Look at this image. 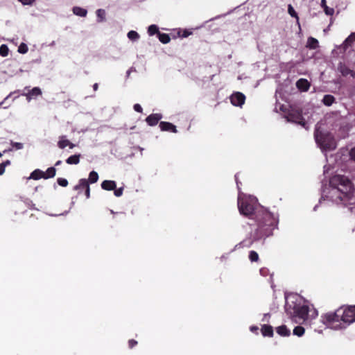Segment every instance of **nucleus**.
Segmentation results:
<instances>
[{"label": "nucleus", "instance_id": "nucleus-1", "mask_svg": "<svg viewBox=\"0 0 355 355\" xmlns=\"http://www.w3.org/2000/svg\"><path fill=\"white\" fill-rule=\"evenodd\" d=\"M238 208L241 214L254 219L256 222V228L252 231L249 237L239 244L243 247L250 248L254 243L264 240L272 235L273 230L277 228L278 215L261 206L256 197L239 192Z\"/></svg>", "mask_w": 355, "mask_h": 355}, {"label": "nucleus", "instance_id": "nucleus-2", "mask_svg": "<svg viewBox=\"0 0 355 355\" xmlns=\"http://www.w3.org/2000/svg\"><path fill=\"white\" fill-rule=\"evenodd\" d=\"M353 191L352 183L347 177L334 175L330 179L329 186L322 189L320 203L331 202L345 205H352L355 203Z\"/></svg>", "mask_w": 355, "mask_h": 355}, {"label": "nucleus", "instance_id": "nucleus-3", "mask_svg": "<svg viewBox=\"0 0 355 355\" xmlns=\"http://www.w3.org/2000/svg\"><path fill=\"white\" fill-rule=\"evenodd\" d=\"M285 311L292 322L297 324L310 323L318 315L313 304L300 295L286 297Z\"/></svg>", "mask_w": 355, "mask_h": 355}, {"label": "nucleus", "instance_id": "nucleus-4", "mask_svg": "<svg viewBox=\"0 0 355 355\" xmlns=\"http://www.w3.org/2000/svg\"><path fill=\"white\" fill-rule=\"evenodd\" d=\"M321 322L331 329L338 330L355 322V305L340 307L335 312H329L321 316Z\"/></svg>", "mask_w": 355, "mask_h": 355}, {"label": "nucleus", "instance_id": "nucleus-5", "mask_svg": "<svg viewBox=\"0 0 355 355\" xmlns=\"http://www.w3.org/2000/svg\"><path fill=\"white\" fill-rule=\"evenodd\" d=\"M314 137L317 145L323 153L333 150L336 148V141L333 135L327 131L320 130L318 125Z\"/></svg>", "mask_w": 355, "mask_h": 355}, {"label": "nucleus", "instance_id": "nucleus-6", "mask_svg": "<svg viewBox=\"0 0 355 355\" xmlns=\"http://www.w3.org/2000/svg\"><path fill=\"white\" fill-rule=\"evenodd\" d=\"M275 110L276 112L279 110L285 113V118L288 121L300 124L306 129L308 128L305 119L298 110L291 107V110H288V113H286V111L287 108L284 105H281L279 103H276Z\"/></svg>", "mask_w": 355, "mask_h": 355}, {"label": "nucleus", "instance_id": "nucleus-7", "mask_svg": "<svg viewBox=\"0 0 355 355\" xmlns=\"http://www.w3.org/2000/svg\"><path fill=\"white\" fill-rule=\"evenodd\" d=\"M245 100V95L241 92H234L230 96V101L234 106L241 107Z\"/></svg>", "mask_w": 355, "mask_h": 355}, {"label": "nucleus", "instance_id": "nucleus-8", "mask_svg": "<svg viewBox=\"0 0 355 355\" xmlns=\"http://www.w3.org/2000/svg\"><path fill=\"white\" fill-rule=\"evenodd\" d=\"M22 95L25 96L26 97V100L30 102L33 98L42 95V90L40 87H35L29 90L28 92L23 94Z\"/></svg>", "mask_w": 355, "mask_h": 355}, {"label": "nucleus", "instance_id": "nucleus-9", "mask_svg": "<svg viewBox=\"0 0 355 355\" xmlns=\"http://www.w3.org/2000/svg\"><path fill=\"white\" fill-rule=\"evenodd\" d=\"M162 118V115L161 114H158V113H156V114H150L146 119V123L150 125V126H153V125H155L156 124H157V123L159 122V121Z\"/></svg>", "mask_w": 355, "mask_h": 355}, {"label": "nucleus", "instance_id": "nucleus-10", "mask_svg": "<svg viewBox=\"0 0 355 355\" xmlns=\"http://www.w3.org/2000/svg\"><path fill=\"white\" fill-rule=\"evenodd\" d=\"M355 42V32L352 33L349 35L343 43L340 46V48H342L343 51H346L349 46H351L352 43Z\"/></svg>", "mask_w": 355, "mask_h": 355}, {"label": "nucleus", "instance_id": "nucleus-11", "mask_svg": "<svg viewBox=\"0 0 355 355\" xmlns=\"http://www.w3.org/2000/svg\"><path fill=\"white\" fill-rule=\"evenodd\" d=\"M296 86L300 90L306 92L309 89L310 83L306 79L300 78L297 81Z\"/></svg>", "mask_w": 355, "mask_h": 355}, {"label": "nucleus", "instance_id": "nucleus-12", "mask_svg": "<svg viewBox=\"0 0 355 355\" xmlns=\"http://www.w3.org/2000/svg\"><path fill=\"white\" fill-rule=\"evenodd\" d=\"M159 128L162 131H171L177 132L176 127L169 122L162 121L159 123Z\"/></svg>", "mask_w": 355, "mask_h": 355}, {"label": "nucleus", "instance_id": "nucleus-13", "mask_svg": "<svg viewBox=\"0 0 355 355\" xmlns=\"http://www.w3.org/2000/svg\"><path fill=\"white\" fill-rule=\"evenodd\" d=\"M116 184L113 180H104L101 183V187L104 190L112 191L116 189Z\"/></svg>", "mask_w": 355, "mask_h": 355}, {"label": "nucleus", "instance_id": "nucleus-14", "mask_svg": "<svg viewBox=\"0 0 355 355\" xmlns=\"http://www.w3.org/2000/svg\"><path fill=\"white\" fill-rule=\"evenodd\" d=\"M261 331L263 336L272 337L273 336V329L270 325L263 324L261 327Z\"/></svg>", "mask_w": 355, "mask_h": 355}, {"label": "nucleus", "instance_id": "nucleus-15", "mask_svg": "<svg viewBox=\"0 0 355 355\" xmlns=\"http://www.w3.org/2000/svg\"><path fill=\"white\" fill-rule=\"evenodd\" d=\"M276 331L281 336H288L291 335V331L286 325H281L277 327Z\"/></svg>", "mask_w": 355, "mask_h": 355}, {"label": "nucleus", "instance_id": "nucleus-16", "mask_svg": "<svg viewBox=\"0 0 355 355\" xmlns=\"http://www.w3.org/2000/svg\"><path fill=\"white\" fill-rule=\"evenodd\" d=\"M41 178L44 179V171L40 169H35L31 173L28 179L40 180Z\"/></svg>", "mask_w": 355, "mask_h": 355}, {"label": "nucleus", "instance_id": "nucleus-17", "mask_svg": "<svg viewBox=\"0 0 355 355\" xmlns=\"http://www.w3.org/2000/svg\"><path fill=\"white\" fill-rule=\"evenodd\" d=\"M73 12L74 15L80 17H85L87 14L86 9L78 6H75L73 8Z\"/></svg>", "mask_w": 355, "mask_h": 355}, {"label": "nucleus", "instance_id": "nucleus-18", "mask_svg": "<svg viewBox=\"0 0 355 355\" xmlns=\"http://www.w3.org/2000/svg\"><path fill=\"white\" fill-rule=\"evenodd\" d=\"M69 144H70V141L67 139L66 136L62 135L59 137V141L58 142V146L60 149H64Z\"/></svg>", "mask_w": 355, "mask_h": 355}, {"label": "nucleus", "instance_id": "nucleus-19", "mask_svg": "<svg viewBox=\"0 0 355 355\" xmlns=\"http://www.w3.org/2000/svg\"><path fill=\"white\" fill-rule=\"evenodd\" d=\"M338 71L342 73L343 76H354L352 71L346 65L341 63L338 66Z\"/></svg>", "mask_w": 355, "mask_h": 355}, {"label": "nucleus", "instance_id": "nucleus-20", "mask_svg": "<svg viewBox=\"0 0 355 355\" xmlns=\"http://www.w3.org/2000/svg\"><path fill=\"white\" fill-rule=\"evenodd\" d=\"M318 46V41L316 39H315L312 37H310L308 38L307 43H306V47H308L311 49H315Z\"/></svg>", "mask_w": 355, "mask_h": 355}, {"label": "nucleus", "instance_id": "nucleus-21", "mask_svg": "<svg viewBox=\"0 0 355 355\" xmlns=\"http://www.w3.org/2000/svg\"><path fill=\"white\" fill-rule=\"evenodd\" d=\"M80 154L71 155L66 159V162L68 164H78L80 162Z\"/></svg>", "mask_w": 355, "mask_h": 355}, {"label": "nucleus", "instance_id": "nucleus-22", "mask_svg": "<svg viewBox=\"0 0 355 355\" xmlns=\"http://www.w3.org/2000/svg\"><path fill=\"white\" fill-rule=\"evenodd\" d=\"M56 174V169L54 167H49L46 172H44V179L52 178Z\"/></svg>", "mask_w": 355, "mask_h": 355}, {"label": "nucleus", "instance_id": "nucleus-23", "mask_svg": "<svg viewBox=\"0 0 355 355\" xmlns=\"http://www.w3.org/2000/svg\"><path fill=\"white\" fill-rule=\"evenodd\" d=\"M89 186L87 180L82 178L79 180L78 184L74 187V190H79L80 189H85Z\"/></svg>", "mask_w": 355, "mask_h": 355}, {"label": "nucleus", "instance_id": "nucleus-24", "mask_svg": "<svg viewBox=\"0 0 355 355\" xmlns=\"http://www.w3.org/2000/svg\"><path fill=\"white\" fill-rule=\"evenodd\" d=\"M335 101V98L332 95L327 94L322 99L323 103L327 106H330Z\"/></svg>", "mask_w": 355, "mask_h": 355}, {"label": "nucleus", "instance_id": "nucleus-25", "mask_svg": "<svg viewBox=\"0 0 355 355\" xmlns=\"http://www.w3.org/2000/svg\"><path fill=\"white\" fill-rule=\"evenodd\" d=\"M160 32L159 31V28L155 24H152L148 28V34L150 36L154 35L155 34L159 35Z\"/></svg>", "mask_w": 355, "mask_h": 355}, {"label": "nucleus", "instance_id": "nucleus-26", "mask_svg": "<svg viewBox=\"0 0 355 355\" xmlns=\"http://www.w3.org/2000/svg\"><path fill=\"white\" fill-rule=\"evenodd\" d=\"M157 37L159 40L163 44H168L171 41L170 36L166 33H159Z\"/></svg>", "mask_w": 355, "mask_h": 355}, {"label": "nucleus", "instance_id": "nucleus-27", "mask_svg": "<svg viewBox=\"0 0 355 355\" xmlns=\"http://www.w3.org/2000/svg\"><path fill=\"white\" fill-rule=\"evenodd\" d=\"M97 21L103 22L105 20V11L103 9L96 10Z\"/></svg>", "mask_w": 355, "mask_h": 355}, {"label": "nucleus", "instance_id": "nucleus-28", "mask_svg": "<svg viewBox=\"0 0 355 355\" xmlns=\"http://www.w3.org/2000/svg\"><path fill=\"white\" fill-rule=\"evenodd\" d=\"M127 37L132 42L137 41L140 37L139 33L135 31H129L127 34Z\"/></svg>", "mask_w": 355, "mask_h": 355}, {"label": "nucleus", "instance_id": "nucleus-29", "mask_svg": "<svg viewBox=\"0 0 355 355\" xmlns=\"http://www.w3.org/2000/svg\"><path fill=\"white\" fill-rule=\"evenodd\" d=\"M98 180V173L93 171L92 172L89 173V179H88V184L89 183H91V184H94V183H96Z\"/></svg>", "mask_w": 355, "mask_h": 355}, {"label": "nucleus", "instance_id": "nucleus-30", "mask_svg": "<svg viewBox=\"0 0 355 355\" xmlns=\"http://www.w3.org/2000/svg\"><path fill=\"white\" fill-rule=\"evenodd\" d=\"M304 331H305V330H304V327H302V326H297L294 328V329L293 331V334L295 336L301 337L304 335Z\"/></svg>", "mask_w": 355, "mask_h": 355}, {"label": "nucleus", "instance_id": "nucleus-31", "mask_svg": "<svg viewBox=\"0 0 355 355\" xmlns=\"http://www.w3.org/2000/svg\"><path fill=\"white\" fill-rule=\"evenodd\" d=\"M288 12L289 15L291 17H295L297 19V23H299V17L297 16V14L291 5H288Z\"/></svg>", "mask_w": 355, "mask_h": 355}, {"label": "nucleus", "instance_id": "nucleus-32", "mask_svg": "<svg viewBox=\"0 0 355 355\" xmlns=\"http://www.w3.org/2000/svg\"><path fill=\"white\" fill-rule=\"evenodd\" d=\"M8 54V48L6 45L2 44L0 46V55L3 57L7 56Z\"/></svg>", "mask_w": 355, "mask_h": 355}, {"label": "nucleus", "instance_id": "nucleus-33", "mask_svg": "<svg viewBox=\"0 0 355 355\" xmlns=\"http://www.w3.org/2000/svg\"><path fill=\"white\" fill-rule=\"evenodd\" d=\"M249 259L251 261H257L259 259V255L255 251H250L249 254Z\"/></svg>", "mask_w": 355, "mask_h": 355}, {"label": "nucleus", "instance_id": "nucleus-34", "mask_svg": "<svg viewBox=\"0 0 355 355\" xmlns=\"http://www.w3.org/2000/svg\"><path fill=\"white\" fill-rule=\"evenodd\" d=\"M58 184L61 187H67L68 185V181L67 179L59 178L57 180Z\"/></svg>", "mask_w": 355, "mask_h": 355}, {"label": "nucleus", "instance_id": "nucleus-35", "mask_svg": "<svg viewBox=\"0 0 355 355\" xmlns=\"http://www.w3.org/2000/svg\"><path fill=\"white\" fill-rule=\"evenodd\" d=\"M324 11L327 15H333L334 13V8H329L327 6H325L324 8Z\"/></svg>", "mask_w": 355, "mask_h": 355}, {"label": "nucleus", "instance_id": "nucleus-36", "mask_svg": "<svg viewBox=\"0 0 355 355\" xmlns=\"http://www.w3.org/2000/svg\"><path fill=\"white\" fill-rule=\"evenodd\" d=\"M11 145L13 148H15L17 150L22 149L24 147V145L22 143L20 142H11Z\"/></svg>", "mask_w": 355, "mask_h": 355}, {"label": "nucleus", "instance_id": "nucleus-37", "mask_svg": "<svg viewBox=\"0 0 355 355\" xmlns=\"http://www.w3.org/2000/svg\"><path fill=\"white\" fill-rule=\"evenodd\" d=\"M28 51V47L26 44H21L19 47V49H18V51L21 53H26Z\"/></svg>", "mask_w": 355, "mask_h": 355}, {"label": "nucleus", "instance_id": "nucleus-38", "mask_svg": "<svg viewBox=\"0 0 355 355\" xmlns=\"http://www.w3.org/2000/svg\"><path fill=\"white\" fill-rule=\"evenodd\" d=\"M19 2H21L23 5H28L31 6L32 5L35 0H18Z\"/></svg>", "mask_w": 355, "mask_h": 355}, {"label": "nucleus", "instance_id": "nucleus-39", "mask_svg": "<svg viewBox=\"0 0 355 355\" xmlns=\"http://www.w3.org/2000/svg\"><path fill=\"white\" fill-rule=\"evenodd\" d=\"M259 272L261 275L266 277L269 274V270L266 268H263L260 269Z\"/></svg>", "mask_w": 355, "mask_h": 355}, {"label": "nucleus", "instance_id": "nucleus-40", "mask_svg": "<svg viewBox=\"0 0 355 355\" xmlns=\"http://www.w3.org/2000/svg\"><path fill=\"white\" fill-rule=\"evenodd\" d=\"M123 188H119V189H114V195L116 197H120L121 196H122L123 194Z\"/></svg>", "mask_w": 355, "mask_h": 355}, {"label": "nucleus", "instance_id": "nucleus-41", "mask_svg": "<svg viewBox=\"0 0 355 355\" xmlns=\"http://www.w3.org/2000/svg\"><path fill=\"white\" fill-rule=\"evenodd\" d=\"M134 110L137 112H142V107L139 104H135L134 105Z\"/></svg>", "mask_w": 355, "mask_h": 355}, {"label": "nucleus", "instance_id": "nucleus-42", "mask_svg": "<svg viewBox=\"0 0 355 355\" xmlns=\"http://www.w3.org/2000/svg\"><path fill=\"white\" fill-rule=\"evenodd\" d=\"M270 315L269 313H265L263 316V318H262V321L263 322H268L269 320V318H270Z\"/></svg>", "mask_w": 355, "mask_h": 355}, {"label": "nucleus", "instance_id": "nucleus-43", "mask_svg": "<svg viewBox=\"0 0 355 355\" xmlns=\"http://www.w3.org/2000/svg\"><path fill=\"white\" fill-rule=\"evenodd\" d=\"M137 342L135 340H129V347L130 348H132L134 346H135L137 345Z\"/></svg>", "mask_w": 355, "mask_h": 355}, {"label": "nucleus", "instance_id": "nucleus-44", "mask_svg": "<svg viewBox=\"0 0 355 355\" xmlns=\"http://www.w3.org/2000/svg\"><path fill=\"white\" fill-rule=\"evenodd\" d=\"M349 155L351 158L355 161V147L350 150Z\"/></svg>", "mask_w": 355, "mask_h": 355}, {"label": "nucleus", "instance_id": "nucleus-45", "mask_svg": "<svg viewBox=\"0 0 355 355\" xmlns=\"http://www.w3.org/2000/svg\"><path fill=\"white\" fill-rule=\"evenodd\" d=\"M85 196H86L87 198H89L90 197L89 186H88L87 188H85Z\"/></svg>", "mask_w": 355, "mask_h": 355}, {"label": "nucleus", "instance_id": "nucleus-46", "mask_svg": "<svg viewBox=\"0 0 355 355\" xmlns=\"http://www.w3.org/2000/svg\"><path fill=\"white\" fill-rule=\"evenodd\" d=\"M250 329L252 332L257 334L259 330V328L257 326H251Z\"/></svg>", "mask_w": 355, "mask_h": 355}, {"label": "nucleus", "instance_id": "nucleus-47", "mask_svg": "<svg viewBox=\"0 0 355 355\" xmlns=\"http://www.w3.org/2000/svg\"><path fill=\"white\" fill-rule=\"evenodd\" d=\"M10 164V160H6L1 164V165L3 166V167L6 168V167Z\"/></svg>", "mask_w": 355, "mask_h": 355}, {"label": "nucleus", "instance_id": "nucleus-48", "mask_svg": "<svg viewBox=\"0 0 355 355\" xmlns=\"http://www.w3.org/2000/svg\"><path fill=\"white\" fill-rule=\"evenodd\" d=\"M191 34V32H189L188 31H184L182 37H187Z\"/></svg>", "mask_w": 355, "mask_h": 355}, {"label": "nucleus", "instance_id": "nucleus-49", "mask_svg": "<svg viewBox=\"0 0 355 355\" xmlns=\"http://www.w3.org/2000/svg\"><path fill=\"white\" fill-rule=\"evenodd\" d=\"M5 172V168L0 164V175H3Z\"/></svg>", "mask_w": 355, "mask_h": 355}, {"label": "nucleus", "instance_id": "nucleus-50", "mask_svg": "<svg viewBox=\"0 0 355 355\" xmlns=\"http://www.w3.org/2000/svg\"><path fill=\"white\" fill-rule=\"evenodd\" d=\"M326 5V0H321V6L324 8Z\"/></svg>", "mask_w": 355, "mask_h": 355}, {"label": "nucleus", "instance_id": "nucleus-51", "mask_svg": "<svg viewBox=\"0 0 355 355\" xmlns=\"http://www.w3.org/2000/svg\"><path fill=\"white\" fill-rule=\"evenodd\" d=\"M68 146H69V148L71 149L75 147V144H73V143L70 142L69 144H68Z\"/></svg>", "mask_w": 355, "mask_h": 355}, {"label": "nucleus", "instance_id": "nucleus-52", "mask_svg": "<svg viewBox=\"0 0 355 355\" xmlns=\"http://www.w3.org/2000/svg\"><path fill=\"white\" fill-rule=\"evenodd\" d=\"M235 178H236V181L237 187L239 189V182H238V175L237 174L235 175Z\"/></svg>", "mask_w": 355, "mask_h": 355}, {"label": "nucleus", "instance_id": "nucleus-53", "mask_svg": "<svg viewBox=\"0 0 355 355\" xmlns=\"http://www.w3.org/2000/svg\"><path fill=\"white\" fill-rule=\"evenodd\" d=\"M61 163H62V161H61V160H58V161H57V162H55V166H59V165H60V164H61Z\"/></svg>", "mask_w": 355, "mask_h": 355}, {"label": "nucleus", "instance_id": "nucleus-54", "mask_svg": "<svg viewBox=\"0 0 355 355\" xmlns=\"http://www.w3.org/2000/svg\"><path fill=\"white\" fill-rule=\"evenodd\" d=\"M93 88L94 90H96L98 89V84L97 83H95L94 85H93Z\"/></svg>", "mask_w": 355, "mask_h": 355}, {"label": "nucleus", "instance_id": "nucleus-55", "mask_svg": "<svg viewBox=\"0 0 355 355\" xmlns=\"http://www.w3.org/2000/svg\"><path fill=\"white\" fill-rule=\"evenodd\" d=\"M324 173H326L328 169L326 166L324 167Z\"/></svg>", "mask_w": 355, "mask_h": 355}, {"label": "nucleus", "instance_id": "nucleus-56", "mask_svg": "<svg viewBox=\"0 0 355 355\" xmlns=\"http://www.w3.org/2000/svg\"><path fill=\"white\" fill-rule=\"evenodd\" d=\"M130 70H128V71H127V75H128V76H129V75H130Z\"/></svg>", "mask_w": 355, "mask_h": 355}, {"label": "nucleus", "instance_id": "nucleus-57", "mask_svg": "<svg viewBox=\"0 0 355 355\" xmlns=\"http://www.w3.org/2000/svg\"><path fill=\"white\" fill-rule=\"evenodd\" d=\"M353 207H350L349 209L351 210V211H353Z\"/></svg>", "mask_w": 355, "mask_h": 355}, {"label": "nucleus", "instance_id": "nucleus-58", "mask_svg": "<svg viewBox=\"0 0 355 355\" xmlns=\"http://www.w3.org/2000/svg\"><path fill=\"white\" fill-rule=\"evenodd\" d=\"M68 213V211H65L64 214H62V215H64V214H67Z\"/></svg>", "mask_w": 355, "mask_h": 355}, {"label": "nucleus", "instance_id": "nucleus-59", "mask_svg": "<svg viewBox=\"0 0 355 355\" xmlns=\"http://www.w3.org/2000/svg\"><path fill=\"white\" fill-rule=\"evenodd\" d=\"M1 156H2V153H0V157H1Z\"/></svg>", "mask_w": 355, "mask_h": 355}, {"label": "nucleus", "instance_id": "nucleus-60", "mask_svg": "<svg viewBox=\"0 0 355 355\" xmlns=\"http://www.w3.org/2000/svg\"><path fill=\"white\" fill-rule=\"evenodd\" d=\"M2 104V103H0V105Z\"/></svg>", "mask_w": 355, "mask_h": 355}]
</instances>
